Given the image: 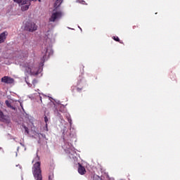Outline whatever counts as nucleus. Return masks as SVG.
Listing matches in <instances>:
<instances>
[{
    "label": "nucleus",
    "instance_id": "nucleus-1",
    "mask_svg": "<svg viewBox=\"0 0 180 180\" xmlns=\"http://www.w3.org/2000/svg\"><path fill=\"white\" fill-rule=\"evenodd\" d=\"M51 41L49 44H45L44 49L42 50L41 54V61L39 66H32V63H23L20 64V67L22 71L25 72V75H39V74H41L43 71V65H44L45 61L49 60V57L50 56H53V40L50 39L49 37H47L46 43Z\"/></svg>",
    "mask_w": 180,
    "mask_h": 180
},
{
    "label": "nucleus",
    "instance_id": "nucleus-2",
    "mask_svg": "<svg viewBox=\"0 0 180 180\" xmlns=\"http://www.w3.org/2000/svg\"><path fill=\"white\" fill-rule=\"evenodd\" d=\"M63 139L64 141V145L62 146L64 151L66 153L67 155H69V158L71 160H74L76 161L77 160V151H75V148L71 144L70 141H77V134H75V130L72 129V131L69 133L68 137H65V134H67V127H64L63 130Z\"/></svg>",
    "mask_w": 180,
    "mask_h": 180
},
{
    "label": "nucleus",
    "instance_id": "nucleus-3",
    "mask_svg": "<svg viewBox=\"0 0 180 180\" xmlns=\"http://www.w3.org/2000/svg\"><path fill=\"white\" fill-rule=\"evenodd\" d=\"M32 174L35 180H43V176H41V162H40V157L37 152L36 157L34 158L32 162Z\"/></svg>",
    "mask_w": 180,
    "mask_h": 180
},
{
    "label": "nucleus",
    "instance_id": "nucleus-4",
    "mask_svg": "<svg viewBox=\"0 0 180 180\" xmlns=\"http://www.w3.org/2000/svg\"><path fill=\"white\" fill-rule=\"evenodd\" d=\"M58 7H56V4H54V8L52 11L51 15L49 18V22H58L61 18L63 16V13L62 11H58Z\"/></svg>",
    "mask_w": 180,
    "mask_h": 180
},
{
    "label": "nucleus",
    "instance_id": "nucleus-5",
    "mask_svg": "<svg viewBox=\"0 0 180 180\" xmlns=\"http://www.w3.org/2000/svg\"><path fill=\"white\" fill-rule=\"evenodd\" d=\"M24 29L26 32L33 33L37 30V25L32 21H27L24 25Z\"/></svg>",
    "mask_w": 180,
    "mask_h": 180
},
{
    "label": "nucleus",
    "instance_id": "nucleus-6",
    "mask_svg": "<svg viewBox=\"0 0 180 180\" xmlns=\"http://www.w3.org/2000/svg\"><path fill=\"white\" fill-rule=\"evenodd\" d=\"M91 180H115L113 178H110L109 174H105L104 176H99L97 174L91 176Z\"/></svg>",
    "mask_w": 180,
    "mask_h": 180
},
{
    "label": "nucleus",
    "instance_id": "nucleus-7",
    "mask_svg": "<svg viewBox=\"0 0 180 180\" xmlns=\"http://www.w3.org/2000/svg\"><path fill=\"white\" fill-rule=\"evenodd\" d=\"M18 4H19V5H22L21 11H22V12L27 11V9H29V6H30V5L32 4L28 0H22L20 3Z\"/></svg>",
    "mask_w": 180,
    "mask_h": 180
},
{
    "label": "nucleus",
    "instance_id": "nucleus-8",
    "mask_svg": "<svg viewBox=\"0 0 180 180\" xmlns=\"http://www.w3.org/2000/svg\"><path fill=\"white\" fill-rule=\"evenodd\" d=\"M13 78L9 77L8 76H4L1 78V82H4V84H13Z\"/></svg>",
    "mask_w": 180,
    "mask_h": 180
},
{
    "label": "nucleus",
    "instance_id": "nucleus-9",
    "mask_svg": "<svg viewBox=\"0 0 180 180\" xmlns=\"http://www.w3.org/2000/svg\"><path fill=\"white\" fill-rule=\"evenodd\" d=\"M7 36H8V32H4L0 34V44H2V43H5Z\"/></svg>",
    "mask_w": 180,
    "mask_h": 180
},
{
    "label": "nucleus",
    "instance_id": "nucleus-10",
    "mask_svg": "<svg viewBox=\"0 0 180 180\" xmlns=\"http://www.w3.org/2000/svg\"><path fill=\"white\" fill-rule=\"evenodd\" d=\"M78 172L80 175H84L85 172H86L85 167H84L81 163H79Z\"/></svg>",
    "mask_w": 180,
    "mask_h": 180
},
{
    "label": "nucleus",
    "instance_id": "nucleus-11",
    "mask_svg": "<svg viewBox=\"0 0 180 180\" xmlns=\"http://www.w3.org/2000/svg\"><path fill=\"white\" fill-rule=\"evenodd\" d=\"M8 119L7 115L4 114V112H2L0 110V122H8Z\"/></svg>",
    "mask_w": 180,
    "mask_h": 180
},
{
    "label": "nucleus",
    "instance_id": "nucleus-12",
    "mask_svg": "<svg viewBox=\"0 0 180 180\" xmlns=\"http://www.w3.org/2000/svg\"><path fill=\"white\" fill-rule=\"evenodd\" d=\"M66 118L71 127V126H72V120L71 119V115H70V114H66Z\"/></svg>",
    "mask_w": 180,
    "mask_h": 180
},
{
    "label": "nucleus",
    "instance_id": "nucleus-13",
    "mask_svg": "<svg viewBox=\"0 0 180 180\" xmlns=\"http://www.w3.org/2000/svg\"><path fill=\"white\" fill-rule=\"evenodd\" d=\"M62 4H63V0H56L55 2V7L60 8Z\"/></svg>",
    "mask_w": 180,
    "mask_h": 180
},
{
    "label": "nucleus",
    "instance_id": "nucleus-14",
    "mask_svg": "<svg viewBox=\"0 0 180 180\" xmlns=\"http://www.w3.org/2000/svg\"><path fill=\"white\" fill-rule=\"evenodd\" d=\"M55 115H56V116L58 117H59V119H60V120H63V116L61 115V114L58 112V110L57 108H56L55 110Z\"/></svg>",
    "mask_w": 180,
    "mask_h": 180
},
{
    "label": "nucleus",
    "instance_id": "nucleus-15",
    "mask_svg": "<svg viewBox=\"0 0 180 180\" xmlns=\"http://www.w3.org/2000/svg\"><path fill=\"white\" fill-rule=\"evenodd\" d=\"M22 126L25 130V134L27 136L29 134V128H27V127H26L25 124H22Z\"/></svg>",
    "mask_w": 180,
    "mask_h": 180
},
{
    "label": "nucleus",
    "instance_id": "nucleus-16",
    "mask_svg": "<svg viewBox=\"0 0 180 180\" xmlns=\"http://www.w3.org/2000/svg\"><path fill=\"white\" fill-rule=\"evenodd\" d=\"M27 78H28V77H25V82H26L27 85H28V86L30 88V87H32V84H30V83L27 81Z\"/></svg>",
    "mask_w": 180,
    "mask_h": 180
},
{
    "label": "nucleus",
    "instance_id": "nucleus-17",
    "mask_svg": "<svg viewBox=\"0 0 180 180\" xmlns=\"http://www.w3.org/2000/svg\"><path fill=\"white\" fill-rule=\"evenodd\" d=\"M5 103H6V106H7V108H11V103L9 102V101H8V100H6V101H5Z\"/></svg>",
    "mask_w": 180,
    "mask_h": 180
},
{
    "label": "nucleus",
    "instance_id": "nucleus-18",
    "mask_svg": "<svg viewBox=\"0 0 180 180\" xmlns=\"http://www.w3.org/2000/svg\"><path fill=\"white\" fill-rule=\"evenodd\" d=\"M77 2H79V4H82V5H85V1L84 0H77Z\"/></svg>",
    "mask_w": 180,
    "mask_h": 180
},
{
    "label": "nucleus",
    "instance_id": "nucleus-19",
    "mask_svg": "<svg viewBox=\"0 0 180 180\" xmlns=\"http://www.w3.org/2000/svg\"><path fill=\"white\" fill-rule=\"evenodd\" d=\"M113 40L115 41H120V39L118 37H112Z\"/></svg>",
    "mask_w": 180,
    "mask_h": 180
},
{
    "label": "nucleus",
    "instance_id": "nucleus-20",
    "mask_svg": "<svg viewBox=\"0 0 180 180\" xmlns=\"http://www.w3.org/2000/svg\"><path fill=\"white\" fill-rule=\"evenodd\" d=\"M44 119V122H45L46 124H47V123L49 122V117H47V116L45 115Z\"/></svg>",
    "mask_w": 180,
    "mask_h": 180
},
{
    "label": "nucleus",
    "instance_id": "nucleus-21",
    "mask_svg": "<svg viewBox=\"0 0 180 180\" xmlns=\"http://www.w3.org/2000/svg\"><path fill=\"white\" fill-rule=\"evenodd\" d=\"M40 136H41V137L43 138V139H45V140H47V138L46 137V134H41V133H40V134H39Z\"/></svg>",
    "mask_w": 180,
    "mask_h": 180
},
{
    "label": "nucleus",
    "instance_id": "nucleus-22",
    "mask_svg": "<svg viewBox=\"0 0 180 180\" xmlns=\"http://www.w3.org/2000/svg\"><path fill=\"white\" fill-rule=\"evenodd\" d=\"M53 178H54V174H52L49 176V180H53Z\"/></svg>",
    "mask_w": 180,
    "mask_h": 180
},
{
    "label": "nucleus",
    "instance_id": "nucleus-23",
    "mask_svg": "<svg viewBox=\"0 0 180 180\" xmlns=\"http://www.w3.org/2000/svg\"><path fill=\"white\" fill-rule=\"evenodd\" d=\"M44 130H45V131H49V127L47 124H45V128L44 129Z\"/></svg>",
    "mask_w": 180,
    "mask_h": 180
},
{
    "label": "nucleus",
    "instance_id": "nucleus-24",
    "mask_svg": "<svg viewBox=\"0 0 180 180\" xmlns=\"http://www.w3.org/2000/svg\"><path fill=\"white\" fill-rule=\"evenodd\" d=\"M53 101L56 102V103L57 105H61V103H60V101H58V100H55V99H53Z\"/></svg>",
    "mask_w": 180,
    "mask_h": 180
},
{
    "label": "nucleus",
    "instance_id": "nucleus-25",
    "mask_svg": "<svg viewBox=\"0 0 180 180\" xmlns=\"http://www.w3.org/2000/svg\"><path fill=\"white\" fill-rule=\"evenodd\" d=\"M32 84H33L34 85H36V84H37V79H33V80H32Z\"/></svg>",
    "mask_w": 180,
    "mask_h": 180
},
{
    "label": "nucleus",
    "instance_id": "nucleus-26",
    "mask_svg": "<svg viewBox=\"0 0 180 180\" xmlns=\"http://www.w3.org/2000/svg\"><path fill=\"white\" fill-rule=\"evenodd\" d=\"M16 4H20L22 2V0H13Z\"/></svg>",
    "mask_w": 180,
    "mask_h": 180
},
{
    "label": "nucleus",
    "instance_id": "nucleus-27",
    "mask_svg": "<svg viewBox=\"0 0 180 180\" xmlns=\"http://www.w3.org/2000/svg\"><path fill=\"white\" fill-rule=\"evenodd\" d=\"M10 108L11 109H12L13 110H15L16 109V108L13 107V105H11V107H8Z\"/></svg>",
    "mask_w": 180,
    "mask_h": 180
},
{
    "label": "nucleus",
    "instance_id": "nucleus-28",
    "mask_svg": "<svg viewBox=\"0 0 180 180\" xmlns=\"http://www.w3.org/2000/svg\"><path fill=\"white\" fill-rule=\"evenodd\" d=\"M77 92H81V91H82V89L77 88Z\"/></svg>",
    "mask_w": 180,
    "mask_h": 180
},
{
    "label": "nucleus",
    "instance_id": "nucleus-29",
    "mask_svg": "<svg viewBox=\"0 0 180 180\" xmlns=\"http://www.w3.org/2000/svg\"><path fill=\"white\" fill-rule=\"evenodd\" d=\"M16 167H18L20 169H22V166L20 165H17Z\"/></svg>",
    "mask_w": 180,
    "mask_h": 180
},
{
    "label": "nucleus",
    "instance_id": "nucleus-30",
    "mask_svg": "<svg viewBox=\"0 0 180 180\" xmlns=\"http://www.w3.org/2000/svg\"><path fill=\"white\" fill-rule=\"evenodd\" d=\"M20 104L22 109H23V104H22V103H20Z\"/></svg>",
    "mask_w": 180,
    "mask_h": 180
},
{
    "label": "nucleus",
    "instance_id": "nucleus-31",
    "mask_svg": "<svg viewBox=\"0 0 180 180\" xmlns=\"http://www.w3.org/2000/svg\"><path fill=\"white\" fill-rule=\"evenodd\" d=\"M79 29L82 32V28H81L79 26H78Z\"/></svg>",
    "mask_w": 180,
    "mask_h": 180
},
{
    "label": "nucleus",
    "instance_id": "nucleus-32",
    "mask_svg": "<svg viewBox=\"0 0 180 180\" xmlns=\"http://www.w3.org/2000/svg\"><path fill=\"white\" fill-rule=\"evenodd\" d=\"M8 136H9V137H11L10 139H12V136L9 134H8Z\"/></svg>",
    "mask_w": 180,
    "mask_h": 180
},
{
    "label": "nucleus",
    "instance_id": "nucleus-33",
    "mask_svg": "<svg viewBox=\"0 0 180 180\" xmlns=\"http://www.w3.org/2000/svg\"><path fill=\"white\" fill-rule=\"evenodd\" d=\"M15 157H18V153H15Z\"/></svg>",
    "mask_w": 180,
    "mask_h": 180
},
{
    "label": "nucleus",
    "instance_id": "nucleus-34",
    "mask_svg": "<svg viewBox=\"0 0 180 180\" xmlns=\"http://www.w3.org/2000/svg\"><path fill=\"white\" fill-rule=\"evenodd\" d=\"M17 151H19V147H18V148H17Z\"/></svg>",
    "mask_w": 180,
    "mask_h": 180
},
{
    "label": "nucleus",
    "instance_id": "nucleus-35",
    "mask_svg": "<svg viewBox=\"0 0 180 180\" xmlns=\"http://www.w3.org/2000/svg\"><path fill=\"white\" fill-rule=\"evenodd\" d=\"M77 85H79V81L77 82Z\"/></svg>",
    "mask_w": 180,
    "mask_h": 180
},
{
    "label": "nucleus",
    "instance_id": "nucleus-36",
    "mask_svg": "<svg viewBox=\"0 0 180 180\" xmlns=\"http://www.w3.org/2000/svg\"><path fill=\"white\" fill-rule=\"evenodd\" d=\"M62 106H63V108H65V105H62Z\"/></svg>",
    "mask_w": 180,
    "mask_h": 180
},
{
    "label": "nucleus",
    "instance_id": "nucleus-37",
    "mask_svg": "<svg viewBox=\"0 0 180 180\" xmlns=\"http://www.w3.org/2000/svg\"><path fill=\"white\" fill-rule=\"evenodd\" d=\"M49 99H53V98H51V97H49Z\"/></svg>",
    "mask_w": 180,
    "mask_h": 180
},
{
    "label": "nucleus",
    "instance_id": "nucleus-38",
    "mask_svg": "<svg viewBox=\"0 0 180 180\" xmlns=\"http://www.w3.org/2000/svg\"><path fill=\"white\" fill-rule=\"evenodd\" d=\"M39 144H40V141H38Z\"/></svg>",
    "mask_w": 180,
    "mask_h": 180
},
{
    "label": "nucleus",
    "instance_id": "nucleus-39",
    "mask_svg": "<svg viewBox=\"0 0 180 180\" xmlns=\"http://www.w3.org/2000/svg\"><path fill=\"white\" fill-rule=\"evenodd\" d=\"M39 98H40V99H41V96H40Z\"/></svg>",
    "mask_w": 180,
    "mask_h": 180
},
{
    "label": "nucleus",
    "instance_id": "nucleus-40",
    "mask_svg": "<svg viewBox=\"0 0 180 180\" xmlns=\"http://www.w3.org/2000/svg\"><path fill=\"white\" fill-rule=\"evenodd\" d=\"M70 131H71V128H70Z\"/></svg>",
    "mask_w": 180,
    "mask_h": 180
},
{
    "label": "nucleus",
    "instance_id": "nucleus-41",
    "mask_svg": "<svg viewBox=\"0 0 180 180\" xmlns=\"http://www.w3.org/2000/svg\"><path fill=\"white\" fill-rule=\"evenodd\" d=\"M68 29H71V28L68 27Z\"/></svg>",
    "mask_w": 180,
    "mask_h": 180
}]
</instances>
